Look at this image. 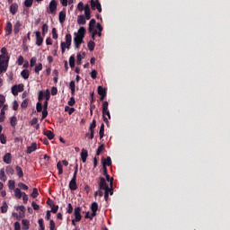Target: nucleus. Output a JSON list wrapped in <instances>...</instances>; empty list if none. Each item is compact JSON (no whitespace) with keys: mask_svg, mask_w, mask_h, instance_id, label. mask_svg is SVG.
<instances>
[{"mask_svg":"<svg viewBox=\"0 0 230 230\" xmlns=\"http://www.w3.org/2000/svg\"><path fill=\"white\" fill-rule=\"evenodd\" d=\"M22 226L23 230L30 229V220L28 219H22Z\"/></svg>","mask_w":230,"mask_h":230,"instance_id":"22","label":"nucleus"},{"mask_svg":"<svg viewBox=\"0 0 230 230\" xmlns=\"http://www.w3.org/2000/svg\"><path fill=\"white\" fill-rule=\"evenodd\" d=\"M22 200H23V204H28V194H26L25 192H22Z\"/></svg>","mask_w":230,"mask_h":230,"instance_id":"60","label":"nucleus"},{"mask_svg":"<svg viewBox=\"0 0 230 230\" xmlns=\"http://www.w3.org/2000/svg\"><path fill=\"white\" fill-rule=\"evenodd\" d=\"M58 19H59L60 24H64V22H66V12H63V11L59 12Z\"/></svg>","mask_w":230,"mask_h":230,"instance_id":"17","label":"nucleus"},{"mask_svg":"<svg viewBox=\"0 0 230 230\" xmlns=\"http://www.w3.org/2000/svg\"><path fill=\"white\" fill-rule=\"evenodd\" d=\"M17 64H18V66H22V64H24V57L19 56Z\"/></svg>","mask_w":230,"mask_h":230,"instance_id":"57","label":"nucleus"},{"mask_svg":"<svg viewBox=\"0 0 230 230\" xmlns=\"http://www.w3.org/2000/svg\"><path fill=\"white\" fill-rule=\"evenodd\" d=\"M88 156H89V153L87 152V150L82 149L81 159H82L83 163H86Z\"/></svg>","mask_w":230,"mask_h":230,"instance_id":"16","label":"nucleus"},{"mask_svg":"<svg viewBox=\"0 0 230 230\" xmlns=\"http://www.w3.org/2000/svg\"><path fill=\"white\" fill-rule=\"evenodd\" d=\"M24 6H26V8H31V6H33V0H25Z\"/></svg>","mask_w":230,"mask_h":230,"instance_id":"43","label":"nucleus"},{"mask_svg":"<svg viewBox=\"0 0 230 230\" xmlns=\"http://www.w3.org/2000/svg\"><path fill=\"white\" fill-rule=\"evenodd\" d=\"M71 42H73V36L71 34L66 35V42H61V53H66V49H69L71 48Z\"/></svg>","mask_w":230,"mask_h":230,"instance_id":"1","label":"nucleus"},{"mask_svg":"<svg viewBox=\"0 0 230 230\" xmlns=\"http://www.w3.org/2000/svg\"><path fill=\"white\" fill-rule=\"evenodd\" d=\"M8 188L9 190H15V181L13 180H9L8 181Z\"/></svg>","mask_w":230,"mask_h":230,"instance_id":"36","label":"nucleus"},{"mask_svg":"<svg viewBox=\"0 0 230 230\" xmlns=\"http://www.w3.org/2000/svg\"><path fill=\"white\" fill-rule=\"evenodd\" d=\"M44 135L47 136V137H48V139H49V141H51V139H54V137H55V133H53V131H51V130H46Z\"/></svg>","mask_w":230,"mask_h":230,"instance_id":"24","label":"nucleus"},{"mask_svg":"<svg viewBox=\"0 0 230 230\" xmlns=\"http://www.w3.org/2000/svg\"><path fill=\"white\" fill-rule=\"evenodd\" d=\"M75 103H76L75 97H71L70 100L68 101L67 104L69 105V107H74Z\"/></svg>","mask_w":230,"mask_h":230,"instance_id":"54","label":"nucleus"},{"mask_svg":"<svg viewBox=\"0 0 230 230\" xmlns=\"http://www.w3.org/2000/svg\"><path fill=\"white\" fill-rule=\"evenodd\" d=\"M98 184H99V190H109V185L107 184V181L105 180V178L102 176L99 178Z\"/></svg>","mask_w":230,"mask_h":230,"instance_id":"4","label":"nucleus"},{"mask_svg":"<svg viewBox=\"0 0 230 230\" xmlns=\"http://www.w3.org/2000/svg\"><path fill=\"white\" fill-rule=\"evenodd\" d=\"M36 111H37V112H42V103L37 102Z\"/></svg>","mask_w":230,"mask_h":230,"instance_id":"58","label":"nucleus"},{"mask_svg":"<svg viewBox=\"0 0 230 230\" xmlns=\"http://www.w3.org/2000/svg\"><path fill=\"white\" fill-rule=\"evenodd\" d=\"M3 161L4 163H5L6 164H11L12 163V154L10 153H6L4 157H3Z\"/></svg>","mask_w":230,"mask_h":230,"instance_id":"13","label":"nucleus"},{"mask_svg":"<svg viewBox=\"0 0 230 230\" xmlns=\"http://www.w3.org/2000/svg\"><path fill=\"white\" fill-rule=\"evenodd\" d=\"M37 150V143H32L30 146L27 147V154H32Z\"/></svg>","mask_w":230,"mask_h":230,"instance_id":"18","label":"nucleus"},{"mask_svg":"<svg viewBox=\"0 0 230 230\" xmlns=\"http://www.w3.org/2000/svg\"><path fill=\"white\" fill-rule=\"evenodd\" d=\"M7 211H8V204H6V201H4L3 206L1 207V213H6Z\"/></svg>","mask_w":230,"mask_h":230,"instance_id":"40","label":"nucleus"},{"mask_svg":"<svg viewBox=\"0 0 230 230\" xmlns=\"http://www.w3.org/2000/svg\"><path fill=\"white\" fill-rule=\"evenodd\" d=\"M36 35V46H42L44 42V38L40 35V31H37L34 32Z\"/></svg>","mask_w":230,"mask_h":230,"instance_id":"9","label":"nucleus"},{"mask_svg":"<svg viewBox=\"0 0 230 230\" xmlns=\"http://www.w3.org/2000/svg\"><path fill=\"white\" fill-rule=\"evenodd\" d=\"M81 211H82V208L80 207H77L75 208L74 215H75V222H80V220H82V214H80Z\"/></svg>","mask_w":230,"mask_h":230,"instance_id":"8","label":"nucleus"},{"mask_svg":"<svg viewBox=\"0 0 230 230\" xmlns=\"http://www.w3.org/2000/svg\"><path fill=\"white\" fill-rule=\"evenodd\" d=\"M5 114H6V112H4V110H1V112H0V123H4V119H6Z\"/></svg>","mask_w":230,"mask_h":230,"instance_id":"35","label":"nucleus"},{"mask_svg":"<svg viewBox=\"0 0 230 230\" xmlns=\"http://www.w3.org/2000/svg\"><path fill=\"white\" fill-rule=\"evenodd\" d=\"M8 178L6 177V174L4 173V168H2L0 170V181H3V182H6V180Z\"/></svg>","mask_w":230,"mask_h":230,"instance_id":"28","label":"nucleus"},{"mask_svg":"<svg viewBox=\"0 0 230 230\" xmlns=\"http://www.w3.org/2000/svg\"><path fill=\"white\" fill-rule=\"evenodd\" d=\"M57 168L58 170V175H62L64 173V169L62 167V162H58L57 164Z\"/></svg>","mask_w":230,"mask_h":230,"instance_id":"34","label":"nucleus"},{"mask_svg":"<svg viewBox=\"0 0 230 230\" xmlns=\"http://www.w3.org/2000/svg\"><path fill=\"white\" fill-rule=\"evenodd\" d=\"M97 93L99 96L107 95V89L103 88L102 86H98Z\"/></svg>","mask_w":230,"mask_h":230,"instance_id":"21","label":"nucleus"},{"mask_svg":"<svg viewBox=\"0 0 230 230\" xmlns=\"http://www.w3.org/2000/svg\"><path fill=\"white\" fill-rule=\"evenodd\" d=\"M36 64H37V58L35 57L31 58V61H30V66L34 67V66H36Z\"/></svg>","mask_w":230,"mask_h":230,"instance_id":"51","label":"nucleus"},{"mask_svg":"<svg viewBox=\"0 0 230 230\" xmlns=\"http://www.w3.org/2000/svg\"><path fill=\"white\" fill-rule=\"evenodd\" d=\"M69 88L71 90V94H75V93H76V84L75 83V81L70 82Z\"/></svg>","mask_w":230,"mask_h":230,"instance_id":"25","label":"nucleus"},{"mask_svg":"<svg viewBox=\"0 0 230 230\" xmlns=\"http://www.w3.org/2000/svg\"><path fill=\"white\" fill-rule=\"evenodd\" d=\"M85 16L84 15H78L77 16V24H80V25H84L87 22V21L85 20Z\"/></svg>","mask_w":230,"mask_h":230,"instance_id":"19","label":"nucleus"},{"mask_svg":"<svg viewBox=\"0 0 230 230\" xmlns=\"http://www.w3.org/2000/svg\"><path fill=\"white\" fill-rule=\"evenodd\" d=\"M14 230H21V223L19 222L14 223Z\"/></svg>","mask_w":230,"mask_h":230,"instance_id":"64","label":"nucleus"},{"mask_svg":"<svg viewBox=\"0 0 230 230\" xmlns=\"http://www.w3.org/2000/svg\"><path fill=\"white\" fill-rule=\"evenodd\" d=\"M102 166H112V160L111 159V156H107V158L102 161Z\"/></svg>","mask_w":230,"mask_h":230,"instance_id":"20","label":"nucleus"},{"mask_svg":"<svg viewBox=\"0 0 230 230\" xmlns=\"http://www.w3.org/2000/svg\"><path fill=\"white\" fill-rule=\"evenodd\" d=\"M105 177H106V181L108 182H110V186L114 185V178L113 177H111V175H109V174L106 175Z\"/></svg>","mask_w":230,"mask_h":230,"instance_id":"42","label":"nucleus"},{"mask_svg":"<svg viewBox=\"0 0 230 230\" xmlns=\"http://www.w3.org/2000/svg\"><path fill=\"white\" fill-rule=\"evenodd\" d=\"M65 112H68L69 116L75 112V108H71L69 106L65 107Z\"/></svg>","mask_w":230,"mask_h":230,"instance_id":"39","label":"nucleus"},{"mask_svg":"<svg viewBox=\"0 0 230 230\" xmlns=\"http://www.w3.org/2000/svg\"><path fill=\"white\" fill-rule=\"evenodd\" d=\"M84 17L86 21H89L91 19V11H84Z\"/></svg>","mask_w":230,"mask_h":230,"instance_id":"62","label":"nucleus"},{"mask_svg":"<svg viewBox=\"0 0 230 230\" xmlns=\"http://www.w3.org/2000/svg\"><path fill=\"white\" fill-rule=\"evenodd\" d=\"M5 102H6V97H4V95L3 94H0V108L4 107Z\"/></svg>","mask_w":230,"mask_h":230,"instance_id":"47","label":"nucleus"},{"mask_svg":"<svg viewBox=\"0 0 230 230\" xmlns=\"http://www.w3.org/2000/svg\"><path fill=\"white\" fill-rule=\"evenodd\" d=\"M52 39H58V34L57 33V29L56 28H53L52 29Z\"/></svg>","mask_w":230,"mask_h":230,"instance_id":"59","label":"nucleus"},{"mask_svg":"<svg viewBox=\"0 0 230 230\" xmlns=\"http://www.w3.org/2000/svg\"><path fill=\"white\" fill-rule=\"evenodd\" d=\"M102 118L104 123H109V119H111V111H109V110L106 111H102Z\"/></svg>","mask_w":230,"mask_h":230,"instance_id":"15","label":"nucleus"},{"mask_svg":"<svg viewBox=\"0 0 230 230\" xmlns=\"http://www.w3.org/2000/svg\"><path fill=\"white\" fill-rule=\"evenodd\" d=\"M31 196L32 197V199H37V197H39V190H37V188L33 189Z\"/></svg>","mask_w":230,"mask_h":230,"instance_id":"50","label":"nucleus"},{"mask_svg":"<svg viewBox=\"0 0 230 230\" xmlns=\"http://www.w3.org/2000/svg\"><path fill=\"white\" fill-rule=\"evenodd\" d=\"M91 210L92 211H98V203L97 202H93L91 205Z\"/></svg>","mask_w":230,"mask_h":230,"instance_id":"52","label":"nucleus"},{"mask_svg":"<svg viewBox=\"0 0 230 230\" xmlns=\"http://www.w3.org/2000/svg\"><path fill=\"white\" fill-rule=\"evenodd\" d=\"M1 53L0 57H4L3 58L4 60H10V55H8V50L5 47L1 49Z\"/></svg>","mask_w":230,"mask_h":230,"instance_id":"11","label":"nucleus"},{"mask_svg":"<svg viewBox=\"0 0 230 230\" xmlns=\"http://www.w3.org/2000/svg\"><path fill=\"white\" fill-rule=\"evenodd\" d=\"M57 6H58V4H57L56 0H52L49 4V13H55L57 12Z\"/></svg>","mask_w":230,"mask_h":230,"instance_id":"7","label":"nucleus"},{"mask_svg":"<svg viewBox=\"0 0 230 230\" xmlns=\"http://www.w3.org/2000/svg\"><path fill=\"white\" fill-rule=\"evenodd\" d=\"M96 25V20L92 19L89 22L88 31L89 33H93V31H96L94 26Z\"/></svg>","mask_w":230,"mask_h":230,"instance_id":"12","label":"nucleus"},{"mask_svg":"<svg viewBox=\"0 0 230 230\" xmlns=\"http://www.w3.org/2000/svg\"><path fill=\"white\" fill-rule=\"evenodd\" d=\"M21 26H22V24H21L20 21H17L13 26V31L15 34H17V33H19V31H21Z\"/></svg>","mask_w":230,"mask_h":230,"instance_id":"23","label":"nucleus"},{"mask_svg":"<svg viewBox=\"0 0 230 230\" xmlns=\"http://www.w3.org/2000/svg\"><path fill=\"white\" fill-rule=\"evenodd\" d=\"M42 71V63H39L38 66H35L34 72L39 75V72Z\"/></svg>","mask_w":230,"mask_h":230,"instance_id":"45","label":"nucleus"},{"mask_svg":"<svg viewBox=\"0 0 230 230\" xmlns=\"http://www.w3.org/2000/svg\"><path fill=\"white\" fill-rule=\"evenodd\" d=\"M22 191H21V189L16 188L14 189V196L16 197V199H22Z\"/></svg>","mask_w":230,"mask_h":230,"instance_id":"31","label":"nucleus"},{"mask_svg":"<svg viewBox=\"0 0 230 230\" xmlns=\"http://www.w3.org/2000/svg\"><path fill=\"white\" fill-rule=\"evenodd\" d=\"M5 172H6L7 175H13V173H14L13 167L10 166V165L6 166Z\"/></svg>","mask_w":230,"mask_h":230,"instance_id":"33","label":"nucleus"},{"mask_svg":"<svg viewBox=\"0 0 230 230\" xmlns=\"http://www.w3.org/2000/svg\"><path fill=\"white\" fill-rule=\"evenodd\" d=\"M94 46H95L94 41L90 40L88 42V49H89V51H94Z\"/></svg>","mask_w":230,"mask_h":230,"instance_id":"38","label":"nucleus"},{"mask_svg":"<svg viewBox=\"0 0 230 230\" xmlns=\"http://www.w3.org/2000/svg\"><path fill=\"white\" fill-rule=\"evenodd\" d=\"M94 128H96V120L95 119H93L92 121V123L90 124V127H89L90 132H93V130H94Z\"/></svg>","mask_w":230,"mask_h":230,"instance_id":"49","label":"nucleus"},{"mask_svg":"<svg viewBox=\"0 0 230 230\" xmlns=\"http://www.w3.org/2000/svg\"><path fill=\"white\" fill-rule=\"evenodd\" d=\"M76 35L84 39L85 37V27H80Z\"/></svg>","mask_w":230,"mask_h":230,"instance_id":"27","label":"nucleus"},{"mask_svg":"<svg viewBox=\"0 0 230 230\" xmlns=\"http://www.w3.org/2000/svg\"><path fill=\"white\" fill-rule=\"evenodd\" d=\"M43 96L46 98L47 102H49V99L51 98V93H49V90H46V92L43 93Z\"/></svg>","mask_w":230,"mask_h":230,"instance_id":"48","label":"nucleus"},{"mask_svg":"<svg viewBox=\"0 0 230 230\" xmlns=\"http://www.w3.org/2000/svg\"><path fill=\"white\" fill-rule=\"evenodd\" d=\"M92 10H98L99 13H102V4L100 0H91Z\"/></svg>","mask_w":230,"mask_h":230,"instance_id":"3","label":"nucleus"},{"mask_svg":"<svg viewBox=\"0 0 230 230\" xmlns=\"http://www.w3.org/2000/svg\"><path fill=\"white\" fill-rule=\"evenodd\" d=\"M49 230H55V221H49Z\"/></svg>","mask_w":230,"mask_h":230,"instance_id":"63","label":"nucleus"},{"mask_svg":"<svg viewBox=\"0 0 230 230\" xmlns=\"http://www.w3.org/2000/svg\"><path fill=\"white\" fill-rule=\"evenodd\" d=\"M10 125L13 127V128H15L17 127V117L13 116L10 118Z\"/></svg>","mask_w":230,"mask_h":230,"instance_id":"26","label":"nucleus"},{"mask_svg":"<svg viewBox=\"0 0 230 230\" xmlns=\"http://www.w3.org/2000/svg\"><path fill=\"white\" fill-rule=\"evenodd\" d=\"M68 188L69 190H71V191H76V190H78V184H76V178L72 177L71 181H69Z\"/></svg>","mask_w":230,"mask_h":230,"instance_id":"6","label":"nucleus"},{"mask_svg":"<svg viewBox=\"0 0 230 230\" xmlns=\"http://www.w3.org/2000/svg\"><path fill=\"white\" fill-rule=\"evenodd\" d=\"M18 186L21 188V190H23L24 191L28 190V185H26L22 182H19Z\"/></svg>","mask_w":230,"mask_h":230,"instance_id":"55","label":"nucleus"},{"mask_svg":"<svg viewBox=\"0 0 230 230\" xmlns=\"http://www.w3.org/2000/svg\"><path fill=\"white\" fill-rule=\"evenodd\" d=\"M100 139H102L103 136H105V124L101 125V128L99 131Z\"/></svg>","mask_w":230,"mask_h":230,"instance_id":"32","label":"nucleus"},{"mask_svg":"<svg viewBox=\"0 0 230 230\" xmlns=\"http://www.w3.org/2000/svg\"><path fill=\"white\" fill-rule=\"evenodd\" d=\"M21 76H22L24 80H28V78H30V71L27 69L22 70L21 72Z\"/></svg>","mask_w":230,"mask_h":230,"instance_id":"30","label":"nucleus"},{"mask_svg":"<svg viewBox=\"0 0 230 230\" xmlns=\"http://www.w3.org/2000/svg\"><path fill=\"white\" fill-rule=\"evenodd\" d=\"M41 30H42V35L43 36L46 35L48 33V24L47 23L43 24L41 27Z\"/></svg>","mask_w":230,"mask_h":230,"instance_id":"53","label":"nucleus"},{"mask_svg":"<svg viewBox=\"0 0 230 230\" xmlns=\"http://www.w3.org/2000/svg\"><path fill=\"white\" fill-rule=\"evenodd\" d=\"M4 58V56H0V75L2 73H6L8 71V63L10 62V59H3Z\"/></svg>","mask_w":230,"mask_h":230,"instance_id":"2","label":"nucleus"},{"mask_svg":"<svg viewBox=\"0 0 230 230\" xmlns=\"http://www.w3.org/2000/svg\"><path fill=\"white\" fill-rule=\"evenodd\" d=\"M109 111V102L107 101L102 102V112Z\"/></svg>","mask_w":230,"mask_h":230,"instance_id":"41","label":"nucleus"},{"mask_svg":"<svg viewBox=\"0 0 230 230\" xmlns=\"http://www.w3.org/2000/svg\"><path fill=\"white\" fill-rule=\"evenodd\" d=\"M13 30V27L12 25V22H7L5 27H4V31L6 35H12V31Z\"/></svg>","mask_w":230,"mask_h":230,"instance_id":"10","label":"nucleus"},{"mask_svg":"<svg viewBox=\"0 0 230 230\" xmlns=\"http://www.w3.org/2000/svg\"><path fill=\"white\" fill-rule=\"evenodd\" d=\"M104 150H105V145L102 144L99 146L96 151V155H100V154H102V152H103Z\"/></svg>","mask_w":230,"mask_h":230,"instance_id":"37","label":"nucleus"},{"mask_svg":"<svg viewBox=\"0 0 230 230\" xmlns=\"http://www.w3.org/2000/svg\"><path fill=\"white\" fill-rule=\"evenodd\" d=\"M16 170V173L18 175V177H20V179H22V177H24V172H22V168H21V166L17 165L15 167Z\"/></svg>","mask_w":230,"mask_h":230,"instance_id":"29","label":"nucleus"},{"mask_svg":"<svg viewBox=\"0 0 230 230\" xmlns=\"http://www.w3.org/2000/svg\"><path fill=\"white\" fill-rule=\"evenodd\" d=\"M74 35H75L74 44H75V47L76 48V49H78L80 48L81 44H83V42H84V38H82V36L76 35V32H75Z\"/></svg>","mask_w":230,"mask_h":230,"instance_id":"5","label":"nucleus"},{"mask_svg":"<svg viewBox=\"0 0 230 230\" xmlns=\"http://www.w3.org/2000/svg\"><path fill=\"white\" fill-rule=\"evenodd\" d=\"M0 142L2 145H6V136L4 134L0 135Z\"/></svg>","mask_w":230,"mask_h":230,"instance_id":"56","label":"nucleus"},{"mask_svg":"<svg viewBox=\"0 0 230 230\" xmlns=\"http://www.w3.org/2000/svg\"><path fill=\"white\" fill-rule=\"evenodd\" d=\"M21 107L22 109H26L28 107V99L22 101Z\"/></svg>","mask_w":230,"mask_h":230,"instance_id":"61","label":"nucleus"},{"mask_svg":"<svg viewBox=\"0 0 230 230\" xmlns=\"http://www.w3.org/2000/svg\"><path fill=\"white\" fill-rule=\"evenodd\" d=\"M19 10V4H17V3L12 4L10 6V13L13 15H15V13H17V11Z\"/></svg>","mask_w":230,"mask_h":230,"instance_id":"14","label":"nucleus"},{"mask_svg":"<svg viewBox=\"0 0 230 230\" xmlns=\"http://www.w3.org/2000/svg\"><path fill=\"white\" fill-rule=\"evenodd\" d=\"M12 93L13 96H17L19 94V90L17 89V84L12 87Z\"/></svg>","mask_w":230,"mask_h":230,"instance_id":"46","label":"nucleus"},{"mask_svg":"<svg viewBox=\"0 0 230 230\" xmlns=\"http://www.w3.org/2000/svg\"><path fill=\"white\" fill-rule=\"evenodd\" d=\"M69 66H70L71 69H73L75 67V56H71L69 58Z\"/></svg>","mask_w":230,"mask_h":230,"instance_id":"44","label":"nucleus"}]
</instances>
